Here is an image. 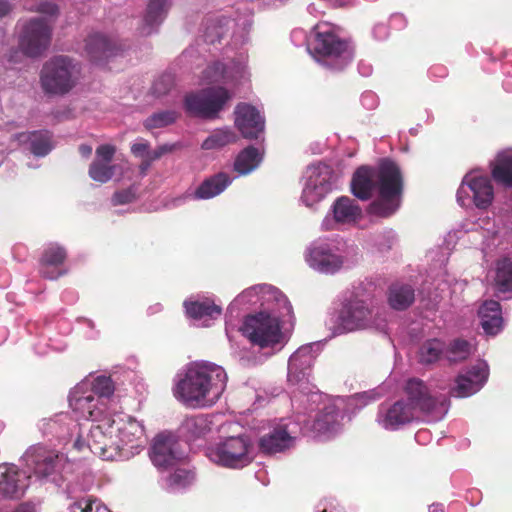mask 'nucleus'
Here are the masks:
<instances>
[{
  "instance_id": "43",
  "label": "nucleus",
  "mask_w": 512,
  "mask_h": 512,
  "mask_svg": "<svg viewBox=\"0 0 512 512\" xmlns=\"http://www.w3.org/2000/svg\"><path fill=\"white\" fill-rule=\"evenodd\" d=\"M260 290V305L265 306L270 303H275L279 309H285L287 314L292 312V306L287 297L276 287L270 284H259Z\"/></svg>"
},
{
  "instance_id": "10",
  "label": "nucleus",
  "mask_w": 512,
  "mask_h": 512,
  "mask_svg": "<svg viewBox=\"0 0 512 512\" xmlns=\"http://www.w3.org/2000/svg\"><path fill=\"white\" fill-rule=\"evenodd\" d=\"M206 456L220 467L242 469L254 460V444L246 434L220 437L206 448Z\"/></svg>"
},
{
  "instance_id": "9",
  "label": "nucleus",
  "mask_w": 512,
  "mask_h": 512,
  "mask_svg": "<svg viewBox=\"0 0 512 512\" xmlns=\"http://www.w3.org/2000/svg\"><path fill=\"white\" fill-rule=\"evenodd\" d=\"M375 399L373 392H362L347 398L337 397L333 402L324 404L321 411L316 413L312 421L306 418L303 419V427L301 429L313 432L314 436L318 438H330L341 429V420L344 418L343 409L345 406L361 409Z\"/></svg>"
},
{
  "instance_id": "7",
  "label": "nucleus",
  "mask_w": 512,
  "mask_h": 512,
  "mask_svg": "<svg viewBox=\"0 0 512 512\" xmlns=\"http://www.w3.org/2000/svg\"><path fill=\"white\" fill-rule=\"evenodd\" d=\"M360 259L361 253L358 246L339 236L315 240L305 254L308 266L325 275H334L341 270L352 269Z\"/></svg>"
},
{
  "instance_id": "38",
  "label": "nucleus",
  "mask_w": 512,
  "mask_h": 512,
  "mask_svg": "<svg viewBox=\"0 0 512 512\" xmlns=\"http://www.w3.org/2000/svg\"><path fill=\"white\" fill-rule=\"evenodd\" d=\"M491 166L494 181L504 188L512 189V149L499 152Z\"/></svg>"
},
{
  "instance_id": "40",
  "label": "nucleus",
  "mask_w": 512,
  "mask_h": 512,
  "mask_svg": "<svg viewBox=\"0 0 512 512\" xmlns=\"http://www.w3.org/2000/svg\"><path fill=\"white\" fill-rule=\"evenodd\" d=\"M494 287L497 293H512V261L503 257L496 262L493 278Z\"/></svg>"
},
{
  "instance_id": "31",
  "label": "nucleus",
  "mask_w": 512,
  "mask_h": 512,
  "mask_svg": "<svg viewBox=\"0 0 512 512\" xmlns=\"http://www.w3.org/2000/svg\"><path fill=\"white\" fill-rule=\"evenodd\" d=\"M116 43L102 33H91L85 40V52L89 59L101 64L117 54Z\"/></svg>"
},
{
  "instance_id": "52",
  "label": "nucleus",
  "mask_w": 512,
  "mask_h": 512,
  "mask_svg": "<svg viewBox=\"0 0 512 512\" xmlns=\"http://www.w3.org/2000/svg\"><path fill=\"white\" fill-rule=\"evenodd\" d=\"M481 235L484 238L482 241L481 250L486 261H489L488 258L492 257L493 252L500 244V235L498 232H493L491 234L487 232V235L481 233Z\"/></svg>"
},
{
  "instance_id": "4",
  "label": "nucleus",
  "mask_w": 512,
  "mask_h": 512,
  "mask_svg": "<svg viewBox=\"0 0 512 512\" xmlns=\"http://www.w3.org/2000/svg\"><path fill=\"white\" fill-rule=\"evenodd\" d=\"M227 379L221 366L206 361L191 363L177 373L173 394L187 407H211L226 389Z\"/></svg>"
},
{
  "instance_id": "11",
  "label": "nucleus",
  "mask_w": 512,
  "mask_h": 512,
  "mask_svg": "<svg viewBox=\"0 0 512 512\" xmlns=\"http://www.w3.org/2000/svg\"><path fill=\"white\" fill-rule=\"evenodd\" d=\"M406 401L413 411L426 422L442 420L449 410V400L443 394H434L419 378H409L403 386Z\"/></svg>"
},
{
  "instance_id": "21",
  "label": "nucleus",
  "mask_w": 512,
  "mask_h": 512,
  "mask_svg": "<svg viewBox=\"0 0 512 512\" xmlns=\"http://www.w3.org/2000/svg\"><path fill=\"white\" fill-rule=\"evenodd\" d=\"M297 425L281 420L276 426L259 438L258 445L262 453L273 455L282 453L294 445Z\"/></svg>"
},
{
  "instance_id": "24",
  "label": "nucleus",
  "mask_w": 512,
  "mask_h": 512,
  "mask_svg": "<svg viewBox=\"0 0 512 512\" xmlns=\"http://www.w3.org/2000/svg\"><path fill=\"white\" fill-rule=\"evenodd\" d=\"M361 216L362 209L356 201L349 196H341L333 202L321 226L324 230H333L338 225L355 224Z\"/></svg>"
},
{
  "instance_id": "45",
  "label": "nucleus",
  "mask_w": 512,
  "mask_h": 512,
  "mask_svg": "<svg viewBox=\"0 0 512 512\" xmlns=\"http://www.w3.org/2000/svg\"><path fill=\"white\" fill-rule=\"evenodd\" d=\"M236 140V135L229 127L215 129L203 142L202 149L213 150L222 148Z\"/></svg>"
},
{
  "instance_id": "13",
  "label": "nucleus",
  "mask_w": 512,
  "mask_h": 512,
  "mask_svg": "<svg viewBox=\"0 0 512 512\" xmlns=\"http://www.w3.org/2000/svg\"><path fill=\"white\" fill-rule=\"evenodd\" d=\"M78 70L74 61L64 55L54 56L42 67L40 83L49 95H64L76 84Z\"/></svg>"
},
{
  "instance_id": "33",
  "label": "nucleus",
  "mask_w": 512,
  "mask_h": 512,
  "mask_svg": "<svg viewBox=\"0 0 512 512\" xmlns=\"http://www.w3.org/2000/svg\"><path fill=\"white\" fill-rule=\"evenodd\" d=\"M168 11V0H149L139 28L140 34L148 36L157 32Z\"/></svg>"
},
{
  "instance_id": "20",
  "label": "nucleus",
  "mask_w": 512,
  "mask_h": 512,
  "mask_svg": "<svg viewBox=\"0 0 512 512\" xmlns=\"http://www.w3.org/2000/svg\"><path fill=\"white\" fill-rule=\"evenodd\" d=\"M247 75V55L240 53L238 57L229 63L214 62L203 72V80L208 83H237Z\"/></svg>"
},
{
  "instance_id": "17",
  "label": "nucleus",
  "mask_w": 512,
  "mask_h": 512,
  "mask_svg": "<svg viewBox=\"0 0 512 512\" xmlns=\"http://www.w3.org/2000/svg\"><path fill=\"white\" fill-rule=\"evenodd\" d=\"M321 344L312 342L300 346L288 359L287 381L290 386L308 388Z\"/></svg>"
},
{
  "instance_id": "39",
  "label": "nucleus",
  "mask_w": 512,
  "mask_h": 512,
  "mask_svg": "<svg viewBox=\"0 0 512 512\" xmlns=\"http://www.w3.org/2000/svg\"><path fill=\"white\" fill-rule=\"evenodd\" d=\"M262 160L261 151L254 146H248L237 155L234 161V170L239 176L248 175L259 167Z\"/></svg>"
},
{
  "instance_id": "23",
  "label": "nucleus",
  "mask_w": 512,
  "mask_h": 512,
  "mask_svg": "<svg viewBox=\"0 0 512 512\" xmlns=\"http://www.w3.org/2000/svg\"><path fill=\"white\" fill-rule=\"evenodd\" d=\"M489 376V366L484 360H478L466 371L460 373L451 394L455 397L465 398L481 390Z\"/></svg>"
},
{
  "instance_id": "36",
  "label": "nucleus",
  "mask_w": 512,
  "mask_h": 512,
  "mask_svg": "<svg viewBox=\"0 0 512 512\" xmlns=\"http://www.w3.org/2000/svg\"><path fill=\"white\" fill-rule=\"evenodd\" d=\"M232 178L226 172H218L210 177H207L196 188L193 193V198L196 200L212 199L223 193L232 183Z\"/></svg>"
},
{
  "instance_id": "41",
  "label": "nucleus",
  "mask_w": 512,
  "mask_h": 512,
  "mask_svg": "<svg viewBox=\"0 0 512 512\" xmlns=\"http://www.w3.org/2000/svg\"><path fill=\"white\" fill-rule=\"evenodd\" d=\"M195 474L192 470L178 468L163 480V488L170 493H179L192 485Z\"/></svg>"
},
{
  "instance_id": "63",
  "label": "nucleus",
  "mask_w": 512,
  "mask_h": 512,
  "mask_svg": "<svg viewBox=\"0 0 512 512\" xmlns=\"http://www.w3.org/2000/svg\"><path fill=\"white\" fill-rule=\"evenodd\" d=\"M357 69L360 75L368 77L373 72V66L369 61L360 60L357 65Z\"/></svg>"
},
{
  "instance_id": "50",
  "label": "nucleus",
  "mask_w": 512,
  "mask_h": 512,
  "mask_svg": "<svg viewBox=\"0 0 512 512\" xmlns=\"http://www.w3.org/2000/svg\"><path fill=\"white\" fill-rule=\"evenodd\" d=\"M66 256V250L62 246L51 244L44 250L41 259H44L45 263L63 267Z\"/></svg>"
},
{
  "instance_id": "54",
  "label": "nucleus",
  "mask_w": 512,
  "mask_h": 512,
  "mask_svg": "<svg viewBox=\"0 0 512 512\" xmlns=\"http://www.w3.org/2000/svg\"><path fill=\"white\" fill-rule=\"evenodd\" d=\"M136 198V188L130 186L128 188L116 191L112 198L111 203L113 206L124 205L133 202Z\"/></svg>"
},
{
  "instance_id": "15",
  "label": "nucleus",
  "mask_w": 512,
  "mask_h": 512,
  "mask_svg": "<svg viewBox=\"0 0 512 512\" xmlns=\"http://www.w3.org/2000/svg\"><path fill=\"white\" fill-rule=\"evenodd\" d=\"M231 98L232 94L224 87H208L186 94L183 106L190 116L213 120L218 118Z\"/></svg>"
},
{
  "instance_id": "48",
  "label": "nucleus",
  "mask_w": 512,
  "mask_h": 512,
  "mask_svg": "<svg viewBox=\"0 0 512 512\" xmlns=\"http://www.w3.org/2000/svg\"><path fill=\"white\" fill-rule=\"evenodd\" d=\"M117 165L94 160L89 167V177L99 183L109 182L115 174Z\"/></svg>"
},
{
  "instance_id": "61",
  "label": "nucleus",
  "mask_w": 512,
  "mask_h": 512,
  "mask_svg": "<svg viewBox=\"0 0 512 512\" xmlns=\"http://www.w3.org/2000/svg\"><path fill=\"white\" fill-rule=\"evenodd\" d=\"M40 13L54 16L58 13V6L52 2H41L37 8Z\"/></svg>"
},
{
  "instance_id": "62",
  "label": "nucleus",
  "mask_w": 512,
  "mask_h": 512,
  "mask_svg": "<svg viewBox=\"0 0 512 512\" xmlns=\"http://www.w3.org/2000/svg\"><path fill=\"white\" fill-rule=\"evenodd\" d=\"M307 35L303 29H294L291 32V40L296 46L302 45L306 41Z\"/></svg>"
},
{
  "instance_id": "8",
  "label": "nucleus",
  "mask_w": 512,
  "mask_h": 512,
  "mask_svg": "<svg viewBox=\"0 0 512 512\" xmlns=\"http://www.w3.org/2000/svg\"><path fill=\"white\" fill-rule=\"evenodd\" d=\"M312 36L308 50L325 69L339 72L353 61L354 45L349 39L341 37L333 25L318 23L313 27Z\"/></svg>"
},
{
  "instance_id": "49",
  "label": "nucleus",
  "mask_w": 512,
  "mask_h": 512,
  "mask_svg": "<svg viewBox=\"0 0 512 512\" xmlns=\"http://www.w3.org/2000/svg\"><path fill=\"white\" fill-rule=\"evenodd\" d=\"M175 86V76L170 72L160 75L151 87V94L156 98L166 96Z\"/></svg>"
},
{
  "instance_id": "56",
  "label": "nucleus",
  "mask_w": 512,
  "mask_h": 512,
  "mask_svg": "<svg viewBox=\"0 0 512 512\" xmlns=\"http://www.w3.org/2000/svg\"><path fill=\"white\" fill-rule=\"evenodd\" d=\"M361 104L367 110H373L378 106V97L372 91H366L361 95Z\"/></svg>"
},
{
  "instance_id": "25",
  "label": "nucleus",
  "mask_w": 512,
  "mask_h": 512,
  "mask_svg": "<svg viewBox=\"0 0 512 512\" xmlns=\"http://www.w3.org/2000/svg\"><path fill=\"white\" fill-rule=\"evenodd\" d=\"M243 19H231L225 15L212 16L206 19L203 29V39L206 43L214 44L222 39L228 32L230 24L243 26V44L248 41V31L252 25V16L246 8Z\"/></svg>"
},
{
  "instance_id": "5",
  "label": "nucleus",
  "mask_w": 512,
  "mask_h": 512,
  "mask_svg": "<svg viewBox=\"0 0 512 512\" xmlns=\"http://www.w3.org/2000/svg\"><path fill=\"white\" fill-rule=\"evenodd\" d=\"M385 321L373 298L359 289L347 290L326 322L333 337L380 327Z\"/></svg>"
},
{
  "instance_id": "19",
  "label": "nucleus",
  "mask_w": 512,
  "mask_h": 512,
  "mask_svg": "<svg viewBox=\"0 0 512 512\" xmlns=\"http://www.w3.org/2000/svg\"><path fill=\"white\" fill-rule=\"evenodd\" d=\"M418 419L419 416L404 399L393 404H381L376 416L377 424L387 431H398Z\"/></svg>"
},
{
  "instance_id": "42",
  "label": "nucleus",
  "mask_w": 512,
  "mask_h": 512,
  "mask_svg": "<svg viewBox=\"0 0 512 512\" xmlns=\"http://www.w3.org/2000/svg\"><path fill=\"white\" fill-rule=\"evenodd\" d=\"M445 356V343L439 339L424 341L417 352L418 362L422 365H431Z\"/></svg>"
},
{
  "instance_id": "60",
  "label": "nucleus",
  "mask_w": 512,
  "mask_h": 512,
  "mask_svg": "<svg viewBox=\"0 0 512 512\" xmlns=\"http://www.w3.org/2000/svg\"><path fill=\"white\" fill-rule=\"evenodd\" d=\"M173 149H174V145L163 144V145L158 146L156 149L149 151L148 157L152 161H155V160H158L159 158H161L163 155L173 151Z\"/></svg>"
},
{
  "instance_id": "12",
  "label": "nucleus",
  "mask_w": 512,
  "mask_h": 512,
  "mask_svg": "<svg viewBox=\"0 0 512 512\" xmlns=\"http://www.w3.org/2000/svg\"><path fill=\"white\" fill-rule=\"evenodd\" d=\"M239 330L252 344L260 348H282L286 343L280 316L266 311L246 316Z\"/></svg>"
},
{
  "instance_id": "64",
  "label": "nucleus",
  "mask_w": 512,
  "mask_h": 512,
  "mask_svg": "<svg viewBox=\"0 0 512 512\" xmlns=\"http://www.w3.org/2000/svg\"><path fill=\"white\" fill-rule=\"evenodd\" d=\"M390 22L392 27L398 30L406 26V19L402 14H393L390 18Z\"/></svg>"
},
{
  "instance_id": "34",
  "label": "nucleus",
  "mask_w": 512,
  "mask_h": 512,
  "mask_svg": "<svg viewBox=\"0 0 512 512\" xmlns=\"http://www.w3.org/2000/svg\"><path fill=\"white\" fill-rule=\"evenodd\" d=\"M478 316L486 335L495 336L502 331L504 321L499 302L495 300L484 301L479 307Z\"/></svg>"
},
{
  "instance_id": "44",
  "label": "nucleus",
  "mask_w": 512,
  "mask_h": 512,
  "mask_svg": "<svg viewBox=\"0 0 512 512\" xmlns=\"http://www.w3.org/2000/svg\"><path fill=\"white\" fill-rule=\"evenodd\" d=\"M475 350L472 342L456 338L447 346L445 345V358L450 363H457L466 360Z\"/></svg>"
},
{
  "instance_id": "47",
  "label": "nucleus",
  "mask_w": 512,
  "mask_h": 512,
  "mask_svg": "<svg viewBox=\"0 0 512 512\" xmlns=\"http://www.w3.org/2000/svg\"><path fill=\"white\" fill-rule=\"evenodd\" d=\"M77 492L75 501L69 505V512H109L102 503L92 496H81Z\"/></svg>"
},
{
  "instance_id": "46",
  "label": "nucleus",
  "mask_w": 512,
  "mask_h": 512,
  "mask_svg": "<svg viewBox=\"0 0 512 512\" xmlns=\"http://www.w3.org/2000/svg\"><path fill=\"white\" fill-rule=\"evenodd\" d=\"M179 118V113L175 110H160L152 113L144 121V126L148 130L164 128L174 124Z\"/></svg>"
},
{
  "instance_id": "26",
  "label": "nucleus",
  "mask_w": 512,
  "mask_h": 512,
  "mask_svg": "<svg viewBox=\"0 0 512 512\" xmlns=\"http://www.w3.org/2000/svg\"><path fill=\"white\" fill-rule=\"evenodd\" d=\"M235 125L244 138L258 139L264 132L265 118L254 106L240 103L235 108Z\"/></svg>"
},
{
  "instance_id": "14",
  "label": "nucleus",
  "mask_w": 512,
  "mask_h": 512,
  "mask_svg": "<svg viewBox=\"0 0 512 512\" xmlns=\"http://www.w3.org/2000/svg\"><path fill=\"white\" fill-rule=\"evenodd\" d=\"M304 178L300 201L315 209L336 188L338 175L330 165L319 162L307 167Z\"/></svg>"
},
{
  "instance_id": "53",
  "label": "nucleus",
  "mask_w": 512,
  "mask_h": 512,
  "mask_svg": "<svg viewBox=\"0 0 512 512\" xmlns=\"http://www.w3.org/2000/svg\"><path fill=\"white\" fill-rule=\"evenodd\" d=\"M39 273L46 279L55 280L65 274V269L56 264L45 263L44 259H40Z\"/></svg>"
},
{
  "instance_id": "29",
  "label": "nucleus",
  "mask_w": 512,
  "mask_h": 512,
  "mask_svg": "<svg viewBox=\"0 0 512 512\" xmlns=\"http://www.w3.org/2000/svg\"><path fill=\"white\" fill-rule=\"evenodd\" d=\"M298 392H293L292 396V406L298 410V418L297 421L303 423V420H300V414H310L312 412L317 411L320 412L324 404L328 402H333V400L328 399L322 393H320L314 385L309 382L308 388L296 387Z\"/></svg>"
},
{
  "instance_id": "57",
  "label": "nucleus",
  "mask_w": 512,
  "mask_h": 512,
  "mask_svg": "<svg viewBox=\"0 0 512 512\" xmlns=\"http://www.w3.org/2000/svg\"><path fill=\"white\" fill-rule=\"evenodd\" d=\"M78 322L85 329V336L89 339H94L99 335V331L96 330V326L93 320L88 318H79Z\"/></svg>"
},
{
  "instance_id": "51",
  "label": "nucleus",
  "mask_w": 512,
  "mask_h": 512,
  "mask_svg": "<svg viewBox=\"0 0 512 512\" xmlns=\"http://www.w3.org/2000/svg\"><path fill=\"white\" fill-rule=\"evenodd\" d=\"M395 241L396 233L391 229L373 236V243L380 252L390 250Z\"/></svg>"
},
{
  "instance_id": "27",
  "label": "nucleus",
  "mask_w": 512,
  "mask_h": 512,
  "mask_svg": "<svg viewBox=\"0 0 512 512\" xmlns=\"http://www.w3.org/2000/svg\"><path fill=\"white\" fill-rule=\"evenodd\" d=\"M28 476L14 464L0 465V498L16 500L28 488Z\"/></svg>"
},
{
  "instance_id": "6",
  "label": "nucleus",
  "mask_w": 512,
  "mask_h": 512,
  "mask_svg": "<svg viewBox=\"0 0 512 512\" xmlns=\"http://www.w3.org/2000/svg\"><path fill=\"white\" fill-rule=\"evenodd\" d=\"M111 377L89 376L77 383L69 392V407L77 418L101 424L107 412V400L114 394Z\"/></svg>"
},
{
  "instance_id": "58",
  "label": "nucleus",
  "mask_w": 512,
  "mask_h": 512,
  "mask_svg": "<svg viewBox=\"0 0 512 512\" xmlns=\"http://www.w3.org/2000/svg\"><path fill=\"white\" fill-rule=\"evenodd\" d=\"M131 152L137 157H148L149 143L145 140H139L132 144Z\"/></svg>"
},
{
  "instance_id": "37",
  "label": "nucleus",
  "mask_w": 512,
  "mask_h": 512,
  "mask_svg": "<svg viewBox=\"0 0 512 512\" xmlns=\"http://www.w3.org/2000/svg\"><path fill=\"white\" fill-rule=\"evenodd\" d=\"M415 300V289L404 282L392 283L387 291V302L393 310L403 311L409 308Z\"/></svg>"
},
{
  "instance_id": "30",
  "label": "nucleus",
  "mask_w": 512,
  "mask_h": 512,
  "mask_svg": "<svg viewBox=\"0 0 512 512\" xmlns=\"http://www.w3.org/2000/svg\"><path fill=\"white\" fill-rule=\"evenodd\" d=\"M218 415L199 414L187 417L180 426V433L189 441L205 437L218 427Z\"/></svg>"
},
{
  "instance_id": "22",
  "label": "nucleus",
  "mask_w": 512,
  "mask_h": 512,
  "mask_svg": "<svg viewBox=\"0 0 512 512\" xmlns=\"http://www.w3.org/2000/svg\"><path fill=\"white\" fill-rule=\"evenodd\" d=\"M183 456L184 454L180 450L179 443L174 434L162 432L153 439L149 457L153 465L158 469H166L173 466Z\"/></svg>"
},
{
  "instance_id": "32",
  "label": "nucleus",
  "mask_w": 512,
  "mask_h": 512,
  "mask_svg": "<svg viewBox=\"0 0 512 512\" xmlns=\"http://www.w3.org/2000/svg\"><path fill=\"white\" fill-rule=\"evenodd\" d=\"M15 139L36 157H45L53 149L52 134L48 130L22 132L16 134Z\"/></svg>"
},
{
  "instance_id": "28",
  "label": "nucleus",
  "mask_w": 512,
  "mask_h": 512,
  "mask_svg": "<svg viewBox=\"0 0 512 512\" xmlns=\"http://www.w3.org/2000/svg\"><path fill=\"white\" fill-rule=\"evenodd\" d=\"M183 306L186 315L204 327H209L222 314V307L209 297H190Z\"/></svg>"
},
{
  "instance_id": "59",
  "label": "nucleus",
  "mask_w": 512,
  "mask_h": 512,
  "mask_svg": "<svg viewBox=\"0 0 512 512\" xmlns=\"http://www.w3.org/2000/svg\"><path fill=\"white\" fill-rule=\"evenodd\" d=\"M372 35L377 41L386 40L389 37V28L384 23H377L372 29Z\"/></svg>"
},
{
  "instance_id": "1",
  "label": "nucleus",
  "mask_w": 512,
  "mask_h": 512,
  "mask_svg": "<svg viewBox=\"0 0 512 512\" xmlns=\"http://www.w3.org/2000/svg\"><path fill=\"white\" fill-rule=\"evenodd\" d=\"M86 430L84 438L82 425L64 412L42 425L45 435H56L64 441L69 438L75 450L84 455L93 453L103 460H129L147 444L143 423L125 413L110 414L101 424H92Z\"/></svg>"
},
{
  "instance_id": "16",
  "label": "nucleus",
  "mask_w": 512,
  "mask_h": 512,
  "mask_svg": "<svg viewBox=\"0 0 512 512\" xmlns=\"http://www.w3.org/2000/svg\"><path fill=\"white\" fill-rule=\"evenodd\" d=\"M456 198L462 207L475 206L479 209H486L494 198L491 180L478 171L468 172L462 179Z\"/></svg>"
},
{
  "instance_id": "18",
  "label": "nucleus",
  "mask_w": 512,
  "mask_h": 512,
  "mask_svg": "<svg viewBox=\"0 0 512 512\" xmlns=\"http://www.w3.org/2000/svg\"><path fill=\"white\" fill-rule=\"evenodd\" d=\"M52 28L44 17L31 18L22 25L19 48L29 57L42 55L50 46Z\"/></svg>"
},
{
  "instance_id": "55",
  "label": "nucleus",
  "mask_w": 512,
  "mask_h": 512,
  "mask_svg": "<svg viewBox=\"0 0 512 512\" xmlns=\"http://www.w3.org/2000/svg\"><path fill=\"white\" fill-rule=\"evenodd\" d=\"M115 147L109 144H103L96 149V161L110 164L115 154Z\"/></svg>"
},
{
  "instance_id": "35",
  "label": "nucleus",
  "mask_w": 512,
  "mask_h": 512,
  "mask_svg": "<svg viewBox=\"0 0 512 512\" xmlns=\"http://www.w3.org/2000/svg\"><path fill=\"white\" fill-rule=\"evenodd\" d=\"M259 284L253 285L242 291L228 306L226 314V335L230 338L231 322L233 317H238L241 309L260 304Z\"/></svg>"
},
{
  "instance_id": "2",
  "label": "nucleus",
  "mask_w": 512,
  "mask_h": 512,
  "mask_svg": "<svg viewBox=\"0 0 512 512\" xmlns=\"http://www.w3.org/2000/svg\"><path fill=\"white\" fill-rule=\"evenodd\" d=\"M352 194L367 201L377 194L367 212L377 218L391 217L400 208L403 193V176L397 163L389 158L381 159L376 166L362 165L351 178Z\"/></svg>"
},
{
  "instance_id": "3",
  "label": "nucleus",
  "mask_w": 512,
  "mask_h": 512,
  "mask_svg": "<svg viewBox=\"0 0 512 512\" xmlns=\"http://www.w3.org/2000/svg\"><path fill=\"white\" fill-rule=\"evenodd\" d=\"M43 419L39 424V429L44 437L49 440L56 439L59 444H62L67 453H61L56 449L50 448L45 444L38 443L31 445L23 454L22 461L28 478L34 477L37 481L42 483H52L55 486L63 488L68 498H76L77 492H85L90 489V483L80 481L78 478H70L72 471L71 462L78 460L77 453L81 452L73 448V441L69 438L66 441L61 440L56 435H45L42 431V425L45 421L51 420L55 417ZM83 457H86L82 453Z\"/></svg>"
}]
</instances>
